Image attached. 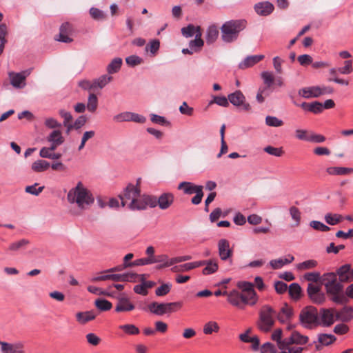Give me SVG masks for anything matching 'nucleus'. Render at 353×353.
I'll return each mask as SVG.
<instances>
[{
  "mask_svg": "<svg viewBox=\"0 0 353 353\" xmlns=\"http://www.w3.org/2000/svg\"><path fill=\"white\" fill-rule=\"evenodd\" d=\"M67 199L71 204H76L81 211L85 210L94 201V199L90 192L81 182L70 190L67 195Z\"/></svg>",
  "mask_w": 353,
  "mask_h": 353,
  "instance_id": "f257e3e1",
  "label": "nucleus"
},
{
  "mask_svg": "<svg viewBox=\"0 0 353 353\" xmlns=\"http://www.w3.org/2000/svg\"><path fill=\"white\" fill-rule=\"evenodd\" d=\"M245 20H230L225 22L221 28V39L225 43L235 41L239 33L245 28Z\"/></svg>",
  "mask_w": 353,
  "mask_h": 353,
  "instance_id": "f03ea898",
  "label": "nucleus"
},
{
  "mask_svg": "<svg viewBox=\"0 0 353 353\" xmlns=\"http://www.w3.org/2000/svg\"><path fill=\"white\" fill-rule=\"evenodd\" d=\"M276 314V311L270 305L263 306L257 322L258 328L263 332H269L274 326Z\"/></svg>",
  "mask_w": 353,
  "mask_h": 353,
  "instance_id": "7ed1b4c3",
  "label": "nucleus"
},
{
  "mask_svg": "<svg viewBox=\"0 0 353 353\" xmlns=\"http://www.w3.org/2000/svg\"><path fill=\"white\" fill-rule=\"evenodd\" d=\"M340 281L333 285L325 288L330 299L336 304L343 305L347 303L348 299L343 292V285Z\"/></svg>",
  "mask_w": 353,
  "mask_h": 353,
  "instance_id": "20e7f679",
  "label": "nucleus"
},
{
  "mask_svg": "<svg viewBox=\"0 0 353 353\" xmlns=\"http://www.w3.org/2000/svg\"><path fill=\"white\" fill-rule=\"evenodd\" d=\"M301 323L307 328L311 327L314 324H318L319 313L316 307L307 306L304 307L299 314Z\"/></svg>",
  "mask_w": 353,
  "mask_h": 353,
  "instance_id": "39448f33",
  "label": "nucleus"
},
{
  "mask_svg": "<svg viewBox=\"0 0 353 353\" xmlns=\"http://www.w3.org/2000/svg\"><path fill=\"white\" fill-rule=\"evenodd\" d=\"M140 193L141 188L139 187H135L132 183L128 184L123 193L119 195L121 206L129 208L132 200L140 196Z\"/></svg>",
  "mask_w": 353,
  "mask_h": 353,
  "instance_id": "423d86ee",
  "label": "nucleus"
},
{
  "mask_svg": "<svg viewBox=\"0 0 353 353\" xmlns=\"http://www.w3.org/2000/svg\"><path fill=\"white\" fill-rule=\"evenodd\" d=\"M319 313V321L318 324L324 327H329L332 325L335 319L336 310L332 308H322L318 312Z\"/></svg>",
  "mask_w": 353,
  "mask_h": 353,
  "instance_id": "0eeeda50",
  "label": "nucleus"
},
{
  "mask_svg": "<svg viewBox=\"0 0 353 353\" xmlns=\"http://www.w3.org/2000/svg\"><path fill=\"white\" fill-rule=\"evenodd\" d=\"M154 201H152V196L140 194V196H137L134 200H132L130 208V210H143L147 208L148 206L152 208V205L154 203Z\"/></svg>",
  "mask_w": 353,
  "mask_h": 353,
  "instance_id": "6e6552de",
  "label": "nucleus"
},
{
  "mask_svg": "<svg viewBox=\"0 0 353 353\" xmlns=\"http://www.w3.org/2000/svg\"><path fill=\"white\" fill-rule=\"evenodd\" d=\"M152 201L154 203L152 205V208L159 206L161 210L168 209L174 203V196L171 192H164L161 194L158 198L152 196Z\"/></svg>",
  "mask_w": 353,
  "mask_h": 353,
  "instance_id": "1a4fd4ad",
  "label": "nucleus"
},
{
  "mask_svg": "<svg viewBox=\"0 0 353 353\" xmlns=\"http://www.w3.org/2000/svg\"><path fill=\"white\" fill-rule=\"evenodd\" d=\"M229 101L234 106L240 107L243 111H250L251 106L245 102V97L240 90H236L228 94Z\"/></svg>",
  "mask_w": 353,
  "mask_h": 353,
  "instance_id": "9d476101",
  "label": "nucleus"
},
{
  "mask_svg": "<svg viewBox=\"0 0 353 353\" xmlns=\"http://www.w3.org/2000/svg\"><path fill=\"white\" fill-rule=\"evenodd\" d=\"M307 293L310 300L316 304H321L325 300L324 293L321 291L319 285L309 283L307 288Z\"/></svg>",
  "mask_w": 353,
  "mask_h": 353,
  "instance_id": "9b49d317",
  "label": "nucleus"
},
{
  "mask_svg": "<svg viewBox=\"0 0 353 353\" xmlns=\"http://www.w3.org/2000/svg\"><path fill=\"white\" fill-rule=\"evenodd\" d=\"M117 299L118 301L115 306V311L117 312H130L135 308L134 305L130 301V299L124 294H121Z\"/></svg>",
  "mask_w": 353,
  "mask_h": 353,
  "instance_id": "f8f14e48",
  "label": "nucleus"
},
{
  "mask_svg": "<svg viewBox=\"0 0 353 353\" xmlns=\"http://www.w3.org/2000/svg\"><path fill=\"white\" fill-rule=\"evenodd\" d=\"M219 255L223 261H227L232 256V250L230 248V243L228 240L222 239L218 243Z\"/></svg>",
  "mask_w": 353,
  "mask_h": 353,
  "instance_id": "ddd939ff",
  "label": "nucleus"
},
{
  "mask_svg": "<svg viewBox=\"0 0 353 353\" xmlns=\"http://www.w3.org/2000/svg\"><path fill=\"white\" fill-rule=\"evenodd\" d=\"M1 350L3 353H25L22 343H9L0 341Z\"/></svg>",
  "mask_w": 353,
  "mask_h": 353,
  "instance_id": "4468645a",
  "label": "nucleus"
},
{
  "mask_svg": "<svg viewBox=\"0 0 353 353\" xmlns=\"http://www.w3.org/2000/svg\"><path fill=\"white\" fill-rule=\"evenodd\" d=\"M293 314V308L288 304L284 303L276 315L280 323H285L292 319Z\"/></svg>",
  "mask_w": 353,
  "mask_h": 353,
  "instance_id": "2eb2a0df",
  "label": "nucleus"
},
{
  "mask_svg": "<svg viewBox=\"0 0 353 353\" xmlns=\"http://www.w3.org/2000/svg\"><path fill=\"white\" fill-rule=\"evenodd\" d=\"M255 12L261 16H268L274 10V6L269 1L259 2L254 5Z\"/></svg>",
  "mask_w": 353,
  "mask_h": 353,
  "instance_id": "dca6fc26",
  "label": "nucleus"
},
{
  "mask_svg": "<svg viewBox=\"0 0 353 353\" xmlns=\"http://www.w3.org/2000/svg\"><path fill=\"white\" fill-rule=\"evenodd\" d=\"M141 276L142 281H143L144 275H139L136 273H125V274H114L113 281L119 282H132L134 283L137 281V279Z\"/></svg>",
  "mask_w": 353,
  "mask_h": 353,
  "instance_id": "f3484780",
  "label": "nucleus"
},
{
  "mask_svg": "<svg viewBox=\"0 0 353 353\" xmlns=\"http://www.w3.org/2000/svg\"><path fill=\"white\" fill-rule=\"evenodd\" d=\"M308 340L307 336L302 335L297 331H294L290 336L287 339V346L292 344L304 345L308 342Z\"/></svg>",
  "mask_w": 353,
  "mask_h": 353,
  "instance_id": "a211bd4d",
  "label": "nucleus"
},
{
  "mask_svg": "<svg viewBox=\"0 0 353 353\" xmlns=\"http://www.w3.org/2000/svg\"><path fill=\"white\" fill-rule=\"evenodd\" d=\"M264 59V55L260 54V55H252L248 56L246 58L244 59L243 61H242L239 64V68L242 70H245L246 68H250L257 63L260 62L261 60Z\"/></svg>",
  "mask_w": 353,
  "mask_h": 353,
  "instance_id": "6ab92c4d",
  "label": "nucleus"
},
{
  "mask_svg": "<svg viewBox=\"0 0 353 353\" xmlns=\"http://www.w3.org/2000/svg\"><path fill=\"white\" fill-rule=\"evenodd\" d=\"M227 296L228 301L231 305L241 309L243 308V303L242 301L241 294L239 293L237 290H234L228 292Z\"/></svg>",
  "mask_w": 353,
  "mask_h": 353,
  "instance_id": "aec40b11",
  "label": "nucleus"
},
{
  "mask_svg": "<svg viewBox=\"0 0 353 353\" xmlns=\"http://www.w3.org/2000/svg\"><path fill=\"white\" fill-rule=\"evenodd\" d=\"M299 95L304 98L319 97L321 96L320 86L306 87L299 91Z\"/></svg>",
  "mask_w": 353,
  "mask_h": 353,
  "instance_id": "412c9836",
  "label": "nucleus"
},
{
  "mask_svg": "<svg viewBox=\"0 0 353 353\" xmlns=\"http://www.w3.org/2000/svg\"><path fill=\"white\" fill-rule=\"evenodd\" d=\"M289 296L293 301H299L303 296L301 287L297 283H293L288 287Z\"/></svg>",
  "mask_w": 353,
  "mask_h": 353,
  "instance_id": "4be33fe9",
  "label": "nucleus"
},
{
  "mask_svg": "<svg viewBox=\"0 0 353 353\" xmlns=\"http://www.w3.org/2000/svg\"><path fill=\"white\" fill-rule=\"evenodd\" d=\"M301 107L307 111L314 114H319L323 112V103L319 101L312 103L303 102L301 104Z\"/></svg>",
  "mask_w": 353,
  "mask_h": 353,
  "instance_id": "5701e85b",
  "label": "nucleus"
},
{
  "mask_svg": "<svg viewBox=\"0 0 353 353\" xmlns=\"http://www.w3.org/2000/svg\"><path fill=\"white\" fill-rule=\"evenodd\" d=\"M11 84L15 88H22L25 85L26 76L23 73H14L9 74Z\"/></svg>",
  "mask_w": 353,
  "mask_h": 353,
  "instance_id": "b1692460",
  "label": "nucleus"
},
{
  "mask_svg": "<svg viewBox=\"0 0 353 353\" xmlns=\"http://www.w3.org/2000/svg\"><path fill=\"white\" fill-rule=\"evenodd\" d=\"M96 314L92 310L86 312H80L76 314L77 321L80 324H85L86 323L92 321L95 319Z\"/></svg>",
  "mask_w": 353,
  "mask_h": 353,
  "instance_id": "393cba45",
  "label": "nucleus"
},
{
  "mask_svg": "<svg viewBox=\"0 0 353 353\" xmlns=\"http://www.w3.org/2000/svg\"><path fill=\"white\" fill-rule=\"evenodd\" d=\"M202 185H196L190 182H181L178 186L179 190H182L186 194H192L201 188Z\"/></svg>",
  "mask_w": 353,
  "mask_h": 353,
  "instance_id": "a878e982",
  "label": "nucleus"
},
{
  "mask_svg": "<svg viewBox=\"0 0 353 353\" xmlns=\"http://www.w3.org/2000/svg\"><path fill=\"white\" fill-rule=\"evenodd\" d=\"M153 263H160L158 266L159 269L170 267L173 265L172 258L169 259L167 254H160L156 256L154 260H152Z\"/></svg>",
  "mask_w": 353,
  "mask_h": 353,
  "instance_id": "bb28decb",
  "label": "nucleus"
},
{
  "mask_svg": "<svg viewBox=\"0 0 353 353\" xmlns=\"http://www.w3.org/2000/svg\"><path fill=\"white\" fill-rule=\"evenodd\" d=\"M282 334L281 329H276L271 336V339L276 342L279 350L285 349L287 347V339L282 340Z\"/></svg>",
  "mask_w": 353,
  "mask_h": 353,
  "instance_id": "cd10ccee",
  "label": "nucleus"
},
{
  "mask_svg": "<svg viewBox=\"0 0 353 353\" xmlns=\"http://www.w3.org/2000/svg\"><path fill=\"white\" fill-rule=\"evenodd\" d=\"M219 34V31L216 26L212 25L208 27L206 32L205 40L208 44H212L215 42Z\"/></svg>",
  "mask_w": 353,
  "mask_h": 353,
  "instance_id": "c85d7f7f",
  "label": "nucleus"
},
{
  "mask_svg": "<svg viewBox=\"0 0 353 353\" xmlns=\"http://www.w3.org/2000/svg\"><path fill=\"white\" fill-rule=\"evenodd\" d=\"M242 301L243 305L249 304L251 305H254L257 301L256 293L254 289L250 290L245 292L241 293Z\"/></svg>",
  "mask_w": 353,
  "mask_h": 353,
  "instance_id": "c756f323",
  "label": "nucleus"
},
{
  "mask_svg": "<svg viewBox=\"0 0 353 353\" xmlns=\"http://www.w3.org/2000/svg\"><path fill=\"white\" fill-rule=\"evenodd\" d=\"M199 263H204L203 265H205V267L203 270V274L205 275L216 272L219 268L217 263L212 260L199 261Z\"/></svg>",
  "mask_w": 353,
  "mask_h": 353,
  "instance_id": "7c9ffc66",
  "label": "nucleus"
},
{
  "mask_svg": "<svg viewBox=\"0 0 353 353\" xmlns=\"http://www.w3.org/2000/svg\"><path fill=\"white\" fill-rule=\"evenodd\" d=\"M201 31L198 30V33H196L195 39L190 41L189 43L190 48L194 50L195 52H199L204 45V41L201 39Z\"/></svg>",
  "mask_w": 353,
  "mask_h": 353,
  "instance_id": "2f4dec72",
  "label": "nucleus"
},
{
  "mask_svg": "<svg viewBox=\"0 0 353 353\" xmlns=\"http://www.w3.org/2000/svg\"><path fill=\"white\" fill-rule=\"evenodd\" d=\"M326 172L330 175H347L353 172V168L344 167H329Z\"/></svg>",
  "mask_w": 353,
  "mask_h": 353,
  "instance_id": "473e14b6",
  "label": "nucleus"
},
{
  "mask_svg": "<svg viewBox=\"0 0 353 353\" xmlns=\"http://www.w3.org/2000/svg\"><path fill=\"white\" fill-rule=\"evenodd\" d=\"M204 263H199V261H194L191 263H187L179 266H175L172 268L174 272H187L192 269L203 266Z\"/></svg>",
  "mask_w": 353,
  "mask_h": 353,
  "instance_id": "72a5a7b5",
  "label": "nucleus"
},
{
  "mask_svg": "<svg viewBox=\"0 0 353 353\" xmlns=\"http://www.w3.org/2000/svg\"><path fill=\"white\" fill-rule=\"evenodd\" d=\"M30 244V241L26 239H22L17 241L11 243L8 250L10 252H17L26 248Z\"/></svg>",
  "mask_w": 353,
  "mask_h": 353,
  "instance_id": "f704fd0d",
  "label": "nucleus"
},
{
  "mask_svg": "<svg viewBox=\"0 0 353 353\" xmlns=\"http://www.w3.org/2000/svg\"><path fill=\"white\" fill-rule=\"evenodd\" d=\"M148 309L158 316L165 314V303L152 302L148 305Z\"/></svg>",
  "mask_w": 353,
  "mask_h": 353,
  "instance_id": "c9c22d12",
  "label": "nucleus"
},
{
  "mask_svg": "<svg viewBox=\"0 0 353 353\" xmlns=\"http://www.w3.org/2000/svg\"><path fill=\"white\" fill-rule=\"evenodd\" d=\"M220 327L219 324L214 321H210L204 324L203 332L206 335H210L213 333L219 332Z\"/></svg>",
  "mask_w": 353,
  "mask_h": 353,
  "instance_id": "e433bc0d",
  "label": "nucleus"
},
{
  "mask_svg": "<svg viewBox=\"0 0 353 353\" xmlns=\"http://www.w3.org/2000/svg\"><path fill=\"white\" fill-rule=\"evenodd\" d=\"M318 343L323 344L324 346H328L332 343H334L336 338L334 335L331 334H318Z\"/></svg>",
  "mask_w": 353,
  "mask_h": 353,
  "instance_id": "4c0bfd02",
  "label": "nucleus"
},
{
  "mask_svg": "<svg viewBox=\"0 0 353 353\" xmlns=\"http://www.w3.org/2000/svg\"><path fill=\"white\" fill-rule=\"evenodd\" d=\"M350 264H345L341 266L336 271V274L339 276V281L343 283L348 282L347 276L350 272Z\"/></svg>",
  "mask_w": 353,
  "mask_h": 353,
  "instance_id": "58836bf2",
  "label": "nucleus"
},
{
  "mask_svg": "<svg viewBox=\"0 0 353 353\" xmlns=\"http://www.w3.org/2000/svg\"><path fill=\"white\" fill-rule=\"evenodd\" d=\"M48 142H59L63 143L65 139L62 135V132L59 130H52L46 138Z\"/></svg>",
  "mask_w": 353,
  "mask_h": 353,
  "instance_id": "ea45409f",
  "label": "nucleus"
},
{
  "mask_svg": "<svg viewBox=\"0 0 353 353\" xmlns=\"http://www.w3.org/2000/svg\"><path fill=\"white\" fill-rule=\"evenodd\" d=\"M122 65L121 58H114L108 65L107 72L108 74H114L119 71Z\"/></svg>",
  "mask_w": 353,
  "mask_h": 353,
  "instance_id": "a19ab883",
  "label": "nucleus"
},
{
  "mask_svg": "<svg viewBox=\"0 0 353 353\" xmlns=\"http://www.w3.org/2000/svg\"><path fill=\"white\" fill-rule=\"evenodd\" d=\"M50 168V163L45 160H37L32 163V170L36 172H41Z\"/></svg>",
  "mask_w": 353,
  "mask_h": 353,
  "instance_id": "79ce46f5",
  "label": "nucleus"
},
{
  "mask_svg": "<svg viewBox=\"0 0 353 353\" xmlns=\"http://www.w3.org/2000/svg\"><path fill=\"white\" fill-rule=\"evenodd\" d=\"M97 107L98 98L97 95L94 93H90L86 105L88 110L90 112H94L97 110Z\"/></svg>",
  "mask_w": 353,
  "mask_h": 353,
  "instance_id": "37998d69",
  "label": "nucleus"
},
{
  "mask_svg": "<svg viewBox=\"0 0 353 353\" xmlns=\"http://www.w3.org/2000/svg\"><path fill=\"white\" fill-rule=\"evenodd\" d=\"M353 312V309L351 307H344L340 311L336 312V319L342 321H347L350 319Z\"/></svg>",
  "mask_w": 353,
  "mask_h": 353,
  "instance_id": "c03bdc74",
  "label": "nucleus"
},
{
  "mask_svg": "<svg viewBox=\"0 0 353 353\" xmlns=\"http://www.w3.org/2000/svg\"><path fill=\"white\" fill-rule=\"evenodd\" d=\"M198 30H201V28L199 26H194L192 24H189L188 26L181 29V33L187 38L191 37L194 35L196 36V33H198Z\"/></svg>",
  "mask_w": 353,
  "mask_h": 353,
  "instance_id": "a18cd8bd",
  "label": "nucleus"
},
{
  "mask_svg": "<svg viewBox=\"0 0 353 353\" xmlns=\"http://www.w3.org/2000/svg\"><path fill=\"white\" fill-rule=\"evenodd\" d=\"M119 328L128 335H137L140 332L139 327L134 324L121 325H119Z\"/></svg>",
  "mask_w": 353,
  "mask_h": 353,
  "instance_id": "49530a36",
  "label": "nucleus"
},
{
  "mask_svg": "<svg viewBox=\"0 0 353 353\" xmlns=\"http://www.w3.org/2000/svg\"><path fill=\"white\" fill-rule=\"evenodd\" d=\"M94 305L100 311H108L112 307L111 302L103 299H96L94 301Z\"/></svg>",
  "mask_w": 353,
  "mask_h": 353,
  "instance_id": "de8ad7c7",
  "label": "nucleus"
},
{
  "mask_svg": "<svg viewBox=\"0 0 353 353\" xmlns=\"http://www.w3.org/2000/svg\"><path fill=\"white\" fill-rule=\"evenodd\" d=\"M343 216L339 214L327 213L325 216L326 223L331 225H335L343 220Z\"/></svg>",
  "mask_w": 353,
  "mask_h": 353,
  "instance_id": "09e8293b",
  "label": "nucleus"
},
{
  "mask_svg": "<svg viewBox=\"0 0 353 353\" xmlns=\"http://www.w3.org/2000/svg\"><path fill=\"white\" fill-rule=\"evenodd\" d=\"M336 273L334 272L324 274L323 276V281L325 288L339 282Z\"/></svg>",
  "mask_w": 353,
  "mask_h": 353,
  "instance_id": "8fccbe9b",
  "label": "nucleus"
},
{
  "mask_svg": "<svg viewBox=\"0 0 353 353\" xmlns=\"http://www.w3.org/2000/svg\"><path fill=\"white\" fill-rule=\"evenodd\" d=\"M112 80V77L108 74H103L99 77L98 79H94L96 88H99L100 89L103 88L106 85H108Z\"/></svg>",
  "mask_w": 353,
  "mask_h": 353,
  "instance_id": "3c124183",
  "label": "nucleus"
},
{
  "mask_svg": "<svg viewBox=\"0 0 353 353\" xmlns=\"http://www.w3.org/2000/svg\"><path fill=\"white\" fill-rule=\"evenodd\" d=\"M228 97L224 96H214L213 99L209 102V105L216 103L222 107H228L229 105Z\"/></svg>",
  "mask_w": 353,
  "mask_h": 353,
  "instance_id": "603ef678",
  "label": "nucleus"
},
{
  "mask_svg": "<svg viewBox=\"0 0 353 353\" xmlns=\"http://www.w3.org/2000/svg\"><path fill=\"white\" fill-rule=\"evenodd\" d=\"M183 306V303L181 301L165 303V314L176 312Z\"/></svg>",
  "mask_w": 353,
  "mask_h": 353,
  "instance_id": "864d4df0",
  "label": "nucleus"
},
{
  "mask_svg": "<svg viewBox=\"0 0 353 353\" xmlns=\"http://www.w3.org/2000/svg\"><path fill=\"white\" fill-rule=\"evenodd\" d=\"M289 212L292 219L295 221V226H299L301 219L300 210L296 207L292 206L290 208Z\"/></svg>",
  "mask_w": 353,
  "mask_h": 353,
  "instance_id": "5fc2aeb1",
  "label": "nucleus"
},
{
  "mask_svg": "<svg viewBox=\"0 0 353 353\" xmlns=\"http://www.w3.org/2000/svg\"><path fill=\"white\" fill-rule=\"evenodd\" d=\"M8 34L7 26H2L0 28V55L3 53L5 44L7 42L6 37Z\"/></svg>",
  "mask_w": 353,
  "mask_h": 353,
  "instance_id": "6e6d98bb",
  "label": "nucleus"
},
{
  "mask_svg": "<svg viewBox=\"0 0 353 353\" xmlns=\"http://www.w3.org/2000/svg\"><path fill=\"white\" fill-rule=\"evenodd\" d=\"M265 123L271 127H280L283 125V121L281 119L273 116H267L265 118Z\"/></svg>",
  "mask_w": 353,
  "mask_h": 353,
  "instance_id": "4d7b16f0",
  "label": "nucleus"
},
{
  "mask_svg": "<svg viewBox=\"0 0 353 353\" xmlns=\"http://www.w3.org/2000/svg\"><path fill=\"white\" fill-rule=\"evenodd\" d=\"M352 71V61L350 59L344 61L343 67L338 68V72L341 74H350Z\"/></svg>",
  "mask_w": 353,
  "mask_h": 353,
  "instance_id": "13d9d810",
  "label": "nucleus"
},
{
  "mask_svg": "<svg viewBox=\"0 0 353 353\" xmlns=\"http://www.w3.org/2000/svg\"><path fill=\"white\" fill-rule=\"evenodd\" d=\"M264 151L270 155L277 157H281L284 154L282 148H274L270 145L266 146L264 148Z\"/></svg>",
  "mask_w": 353,
  "mask_h": 353,
  "instance_id": "bf43d9fd",
  "label": "nucleus"
},
{
  "mask_svg": "<svg viewBox=\"0 0 353 353\" xmlns=\"http://www.w3.org/2000/svg\"><path fill=\"white\" fill-rule=\"evenodd\" d=\"M88 290L90 292L94 294H97V295H104V296H113L112 292H110L107 290H103L102 289H101L98 287H96V286H93V285L88 286Z\"/></svg>",
  "mask_w": 353,
  "mask_h": 353,
  "instance_id": "052dcab7",
  "label": "nucleus"
},
{
  "mask_svg": "<svg viewBox=\"0 0 353 353\" xmlns=\"http://www.w3.org/2000/svg\"><path fill=\"white\" fill-rule=\"evenodd\" d=\"M172 285L170 283H163L155 290L157 296H163L168 294L171 290Z\"/></svg>",
  "mask_w": 353,
  "mask_h": 353,
  "instance_id": "680f3d73",
  "label": "nucleus"
},
{
  "mask_svg": "<svg viewBox=\"0 0 353 353\" xmlns=\"http://www.w3.org/2000/svg\"><path fill=\"white\" fill-rule=\"evenodd\" d=\"M110 272H105V271L101 272L98 275L95 276L92 279V281L98 282L107 280L113 281L114 274H109Z\"/></svg>",
  "mask_w": 353,
  "mask_h": 353,
  "instance_id": "e2e57ef3",
  "label": "nucleus"
},
{
  "mask_svg": "<svg viewBox=\"0 0 353 353\" xmlns=\"http://www.w3.org/2000/svg\"><path fill=\"white\" fill-rule=\"evenodd\" d=\"M261 76L263 80L264 83L267 85L268 88H270L272 85L274 80L272 73L268 71H264L261 72Z\"/></svg>",
  "mask_w": 353,
  "mask_h": 353,
  "instance_id": "0e129e2a",
  "label": "nucleus"
},
{
  "mask_svg": "<svg viewBox=\"0 0 353 353\" xmlns=\"http://www.w3.org/2000/svg\"><path fill=\"white\" fill-rule=\"evenodd\" d=\"M310 133H311V131H307L303 129H297L295 130V137L299 140L309 141Z\"/></svg>",
  "mask_w": 353,
  "mask_h": 353,
  "instance_id": "69168bd1",
  "label": "nucleus"
},
{
  "mask_svg": "<svg viewBox=\"0 0 353 353\" xmlns=\"http://www.w3.org/2000/svg\"><path fill=\"white\" fill-rule=\"evenodd\" d=\"M126 63L131 67H134L143 63V59L137 55H131L125 59Z\"/></svg>",
  "mask_w": 353,
  "mask_h": 353,
  "instance_id": "338daca9",
  "label": "nucleus"
},
{
  "mask_svg": "<svg viewBox=\"0 0 353 353\" xmlns=\"http://www.w3.org/2000/svg\"><path fill=\"white\" fill-rule=\"evenodd\" d=\"M261 353H276V349L272 343L267 342L262 345L260 349Z\"/></svg>",
  "mask_w": 353,
  "mask_h": 353,
  "instance_id": "774afa93",
  "label": "nucleus"
}]
</instances>
